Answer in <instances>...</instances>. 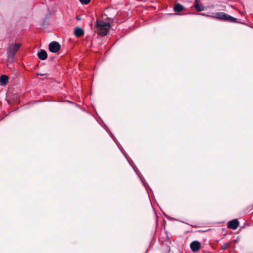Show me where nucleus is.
<instances>
[{
	"instance_id": "15",
	"label": "nucleus",
	"mask_w": 253,
	"mask_h": 253,
	"mask_svg": "<svg viewBox=\"0 0 253 253\" xmlns=\"http://www.w3.org/2000/svg\"><path fill=\"white\" fill-rule=\"evenodd\" d=\"M38 75H40V76H43V74H38Z\"/></svg>"
},
{
	"instance_id": "13",
	"label": "nucleus",
	"mask_w": 253,
	"mask_h": 253,
	"mask_svg": "<svg viewBox=\"0 0 253 253\" xmlns=\"http://www.w3.org/2000/svg\"><path fill=\"white\" fill-rule=\"evenodd\" d=\"M228 245L227 244H224L223 247H222V249L223 250H225L227 249V247H228Z\"/></svg>"
},
{
	"instance_id": "2",
	"label": "nucleus",
	"mask_w": 253,
	"mask_h": 253,
	"mask_svg": "<svg viewBox=\"0 0 253 253\" xmlns=\"http://www.w3.org/2000/svg\"><path fill=\"white\" fill-rule=\"evenodd\" d=\"M21 45L19 43H12L9 45L6 53L8 62H13L14 55L21 47Z\"/></svg>"
},
{
	"instance_id": "6",
	"label": "nucleus",
	"mask_w": 253,
	"mask_h": 253,
	"mask_svg": "<svg viewBox=\"0 0 253 253\" xmlns=\"http://www.w3.org/2000/svg\"><path fill=\"white\" fill-rule=\"evenodd\" d=\"M239 224V222L237 219H233L228 222V227L230 229L235 230L238 228Z\"/></svg>"
},
{
	"instance_id": "1",
	"label": "nucleus",
	"mask_w": 253,
	"mask_h": 253,
	"mask_svg": "<svg viewBox=\"0 0 253 253\" xmlns=\"http://www.w3.org/2000/svg\"><path fill=\"white\" fill-rule=\"evenodd\" d=\"M95 27L97 33L100 35L104 36L109 33L111 25L109 23L97 19L96 21Z\"/></svg>"
},
{
	"instance_id": "3",
	"label": "nucleus",
	"mask_w": 253,
	"mask_h": 253,
	"mask_svg": "<svg viewBox=\"0 0 253 253\" xmlns=\"http://www.w3.org/2000/svg\"><path fill=\"white\" fill-rule=\"evenodd\" d=\"M208 16H211L213 18H215L217 19L224 20L229 21H233L234 19H235L234 17L227 15V14L222 12H216L212 16L207 15Z\"/></svg>"
},
{
	"instance_id": "4",
	"label": "nucleus",
	"mask_w": 253,
	"mask_h": 253,
	"mask_svg": "<svg viewBox=\"0 0 253 253\" xmlns=\"http://www.w3.org/2000/svg\"><path fill=\"white\" fill-rule=\"evenodd\" d=\"M61 46L60 44L56 42H52L49 44V49L53 53L57 52L60 49Z\"/></svg>"
},
{
	"instance_id": "8",
	"label": "nucleus",
	"mask_w": 253,
	"mask_h": 253,
	"mask_svg": "<svg viewBox=\"0 0 253 253\" xmlns=\"http://www.w3.org/2000/svg\"><path fill=\"white\" fill-rule=\"evenodd\" d=\"M74 34L77 37H80L84 34V31L80 27H77L74 30Z\"/></svg>"
},
{
	"instance_id": "14",
	"label": "nucleus",
	"mask_w": 253,
	"mask_h": 253,
	"mask_svg": "<svg viewBox=\"0 0 253 253\" xmlns=\"http://www.w3.org/2000/svg\"><path fill=\"white\" fill-rule=\"evenodd\" d=\"M200 15H204V16H205V15H205V14H204V13H201V14H200Z\"/></svg>"
},
{
	"instance_id": "16",
	"label": "nucleus",
	"mask_w": 253,
	"mask_h": 253,
	"mask_svg": "<svg viewBox=\"0 0 253 253\" xmlns=\"http://www.w3.org/2000/svg\"><path fill=\"white\" fill-rule=\"evenodd\" d=\"M198 0H195V1H196V3H198Z\"/></svg>"
},
{
	"instance_id": "5",
	"label": "nucleus",
	"mask_w": 253,
	"mask_h": 253,
	"mask_svg": "<svg viewBox=\"0 0 253 253\" xmlns=\"http://www.w3.org/2000/svg\"><path fill=\"white\" fill-rule=\"evenodd\" d=\"M200 248L201 245L198 241H193L190 244V248L193 252H198Z\"/></svg>"
},
{
	"instance_id": "9",
	"label": "nucleus",
	"mask_w": 253,
	"mask_h": 253,
	"mask_svg": "<svg viewBox=\"0 0 253 253\" xmlns=\"http://www.w3.org/2000/svg\"><path fill=\"white\" fill-rule=\"evenodd\" d=\"M8 81V78L7 76L3 75L0 77V84L1 85H5Z\"/></svg>"
},
{
	"instance_id": "10",
	"label": "nucleus",
	"mask_w": 253,
	"mask_h": 253,
	"mask_svg": "<svg viewBox=\"0 0 253 253\" xmlns=\"http://www.w3.org/2000/svg\"><path fill=\"white\" fill-rule=\"evenodd\" d=\"M184 7L180 4L177 3L174 7V10L176 12H180L183 10Z\"/></svg>"
},
{
	"instance_id": "12",
	"label": "nucleus",
	"mask_w": 253,
	"mask_h": 253,
	"mask_svg": "<svg viewBox=\"0 0 253 253\" xmlns=\"http://www.w3.org/2000/svg\"><path fill=\"white\" fill-rule=\"evenodd\" d=\"M80 2L84 4H88L90 0H80Z\"/></svg>"
},
{
	"instance_id": "11",
	"label": "nucleus",
	"mask_w": 253,
	"mask_h": 253,
	"mask_svg": "<svg viewBox=\"0 0 253 253\" xmlns=\"http://www.w3.org/2000/svg\"><path fill=\"white\" fill-rule=\"evenodd\" d=\"M195 7L198 11H201L204 9V7L203 6V5L199 3H196L195 4Z\"/></svg>"
},
{
	"instance_id": "7",
	"label": "nucleus",
	"mask_w": 253,
	"mask_h": 253,
	"mask_svg": "<svg viewBox=\"0 0 253 253\" xmlns=\"http://www.w3.org/2000/svg\"><path fill=\"white\" fill-rule=\"evenodd\" d=\"M38 56L41 60H43L47 58V54L45 50L41 49L38 52Z\"/></svg>"
},
{
	"instance_id": "17",
	"label": "nucleus",
	"mask_w": 253,
	"mask_h": 253,
	"mask_svg": "<svg viewBox=\"0 0 253 253\" xmlns=\"http://www.w3.org/2000/svg\"><path fill=\"white\" fill-rule=\"evenodd\" d=\"M78 20H80V19L78 17L77 18Z\"/></svg>"
}]
</instances>
